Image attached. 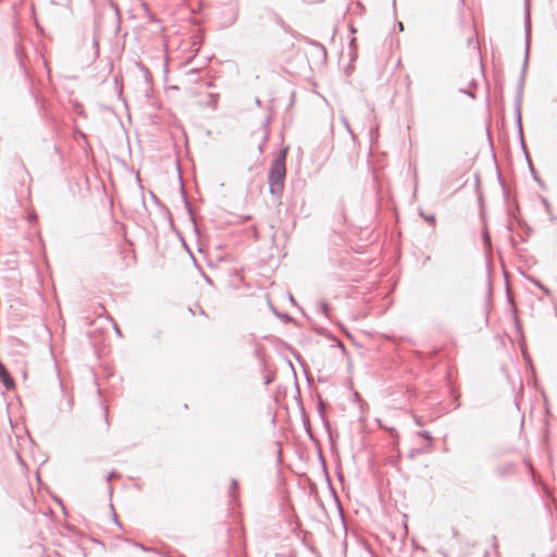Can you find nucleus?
Segmentation results:
<instances>
[{
	"instance_id": "obj_1",
	"label": "nucleus",
	"mask_w": 557,
	"mask_h": 557,
	"mask_svg": "<svg viewBox=\"0 0 557 557\" xmlns=\"http://www.w3.org/2000/svg\"><path fill=\"white\" fill-rule=\"evenodd\" d=\"M285 151L272 163L269 172V186L272 194H280L284 188L286 175Z\"/></svg>"
},
{
	"instance_id": "obj_2",
	"label": "nucleus",
	"mask_w": 557,
	"mask_h": 557,
	"mask_svg": "<svg viewBox=\"0 0 557 557\" xmlns=\"http://www.w3.org/2000/svg\"><path fill=\"white\" fill-rule=\"evenodd\" d=\"M0 377L2 379L4 385L8 388H13V386H14L13 380L10 377V375L3 364H0Z\"/></svg>"
}]
</instances>
